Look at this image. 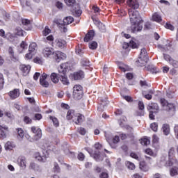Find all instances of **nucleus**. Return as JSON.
Here are the masks:
<instances>
[{"mask_svg": "<svg viewBox=\"0 0 178 178\" xmlns=\"http://www.w3.org/2000/svg\"><path fill=\"white\" fill-rule=\"evenodd\" d=\"M170 176H177L178 175V168L177 167H173L170 170Z\"/></svg>", "mask_w": 178, "mask_h": 178, "instance_id": "c9c22d12", "label": "nucleus"}, {"mask_svg": "<svg viewBox=\"0 0 178 178\" xmlns=\"http://www.w3.org/2000/svg\"><path fill=\"white\" fill-rule=\"evenodd\" d=\"M8 131V127H6V125H0V138H6Z\"/></svg>", "mask_w": 178, "mask_h": 178, "instance_id": "4468645a", "label": "nucleus"}, {"mask_svg": "<svg viewBox=\"0 0 178 178\" xmlns=\"http://www.w3.org/2000/svg\"><path fill=\"white\" fill-rule=\"evenodd\" d=\"M42 34L43 35H44V37H47L48 34H51V29H49L48 26H45L44 29L42 31Z\"/></svg>", "mask_w": 178, "mask_h": 178, "instance_id": "49530a36", "label": "nucleus"}, {"mask_svg": "<svg viewBox=\"0 0 178 178\" xmlns=\"http://www.w3.org/2000/svg\"><path fill=\"white\" fill-rule=\"evenodd\" d=\"M31 131L34 133V134H35L34 136V140H35V141L40 140V138L42 137V132L41 131V129L37 128L35 127H32Z\"/></svg>", "mask_w": 178, "mask_h": 178, "instance_id": "6e6552de", "label": "nucleus"}, {"mask_svg": "<svg viewBox=\"0 0 178 178\" xmlns=\"http://www.w3.org/2000/svg\"><path fill=\"white\" fill-rule=\"evenodd\" d=\"M81 65H82V66H90V61L87 59H82Z\"/></svg>", "mask_w": 178, "mask_h": 178, "instance_id": "3c124183", "label": "nucleus"}, {"mask_svg": "<svg viewBox=\"0 0 178 178\" xmlns=\"http://www.w3.org/2000/svg\"><path fill=\"white\" fill-rule=\"evenodd\" d=\"M34 55H35V53L29 51L28 54H26L25 58H26V59L30 60V59L33 58V56H34Z\"/></svg>", "mask_w": 178, "mask_h": 178, "instance_id": "603ef678", "label": "nucleus"}, {"mask_svg": "<svg viewBox=\"0 0 178 178\" xmlns=\"http://www.w3.org/2000/svg\"><path fill=\"white\" fill-rule=\"evenodd\" d=\"M157 47L159 49H161V51H169L172 47V44H170V43H168L164 47L161 44H159Z\"/></svg>", "mask_w": 178, "mask_h": 178, "instance_id": "473e14b6", "label": "nucleus"}, {"mask_svg": "<svg viewBox=\"0 0 178 178\" xmlns=\"http://www.w3.org/2000/svg\"><path fill=\"white\" fill-rule=\"evenodd\" d=\"M131 158H134V159H136V161H140V156L138 154H136L135 152H131L130 154Z\"/></svg>", "mask_w": 178, "mask_h": 178, "instance_id": "5fc2aeb1", "label": "nucleus"}, {"mask_svg": "<svg viewBox=\"0 0 178 178\" xmlns=\"http://www.w3.org/2000/svg\"><path fill=\"white\" fill-rule=\"evenodd\" d=\"M24 122L26 123V124H30L33 122V120L29 117V116H25L24 118Z\"/></svg>", "mask_w": 178, "mask_h": 178, "instance_id": "6e6d98bb", "label": "nucleus"}, {"mask_svg": "<svg viewBox=\"0 0 178 178\" xmlns=\"http://www.w3.org/2000/svg\"><path fill=\"white\" fill-rule=\"evenodd\" d=\"M17 138H19V140H23V138L24 137V131H23V129H22L21 128H18L17 129Z\"/></svg>", "mask_w": 178, "mask_h": 178, "instance_id": "72a5a7b5", "label": "nucleus"}, {"mask_svg": "<svg viewBox=\"0 0 178 178\" xmlns=\"http://www.w3.org/2000/svg\"><path fill=\"white\" fill-rule=\"evenodd\" d=\"M143 95H144L145 98H146V99H152V95L149 94V93H146L145 92H143Z\"/></svg>", "mask_w": 178, "mask_h": 178, "instance_id": "bf43d9fd", "label": "nucleus"}, {"mask_svg": "<svg viewBox=\"0 0 178 178\" xmlns=\"http://www.w3.org/2000/svg\"><path fill=\"white\" fill-rule=\"evenodd\" d=\"M17 163L20 168H22L23 169L27 168V160L24 156H21L18 158Z\"/></svg>", "mask_w": 178, "mask_h": 178, "instance_id": "f8f14e48", "label": "nucleus"}, {"mask_svg": "<svg viewBox=\"0 0 178 178\" xmlns=\"http://www.w3.org/2000/svg\"><path fill=\"white\" fill-rule=\"evenodd\" d=\"M53 169L54 172H59V170H60V168H59V165H58L57 163H54Z\"/></svg>", "mask_w": 178, "mask_h": 178, "instance_id": "69168bd1", "label": "nucleus"}, {"mask_svg": "<svg viewBox=\"0 0 178 178\" xmlns=\"http://www.w3.org/2000/svg\"><path fill=\"white\" fill-rule=\"evenodd\" d=\"M143 22H136L131 23V29L132 33H136L137 31H141L143 30V25H141Z\"/></svg>", "mask_w": 178, "mask_h": 178, "instance_id": "9d476101", "label": "nucleus"}, {"mask_svg": "<svg viewBox=\"0 0 178 178\" xmlns=\"http://www.w3.org/2000/svg\"><path fill=\"white\" fill-rule=\"evenodd\" d=\"M173 155H175V148L171 147L168 151V156L169 158H173Z\"/></svg>", "mask_w": 178, "mask_h": 178, "instance_id": "864d4df0", "label": "nucleus"}, {"mask_svg": "<svg viewBox=\"0 0 178 178\" xmlns=\"http://www.w3.org/2000/svg\"><path fill=\"white\" fill-rule=\"evenodd\" d=\"M94 172H95V173H101L102 172V168H101L98 165H96L94 168Z\"/></svg>", "mask_w": 178, "mask_h": 178, "instance_id": "13d9d810", "label": "nucleus"}, {"mask_svg": "<svg viewBox=\"0 0 178 178\" xmlns=\"http://www.w3.org/2000/svg\"><path fill=\"white\" fill-rule=\"evenodd\" d=\"M139 110L136 112V116H144V103L143 102H138Z\"/></svg>", "mask_w": 178, "mask_h": 178, "instance_id": "aec40b11", "label": "nucleus"}, {"mask_svg": "<svg viewBox=\"0 0 178 178\" xmlns=\"http://www.w3.org/2000/svg\"><path fill=\"white\" fill-rule=\"evenodd\" d=\"M16 147V145L13 142L8 141L5 144V149L12 150Z\"/></svg>", "mask_w": 178, "mask_h": 178, "instance_id": "c85d7f7f", "label": "nucleus"}, {"mask_svg": "<svg viewBox=\"0 0 178 178\" xmlns=\"http://www.w3.org/2000/svg\"><path fill=\"white\" fill-rule=\"evenodd\" d=\"M34 158L39 162H47V158H48V153L47 152H42V153L35 152L34 154Z\"/></svg>", "mask_w": 178, "mask_h": 178, "instance_id": "423d86ee", "label": "nucleus"}, {"mask_svg": "<svg viewBox=\"0 0 178 178\" xmlns=\"http://www.w3.org/2000/svg\"><path fill=\"white\" fill-rule=\"evenodd\" d=\"M15 34L17 35L23 36L24 35V31H23V29H22L20 27L16 28Z\"/></svg>", "mask_w": 178, "mask_h": 178, "instance_id": "58836bf2", "label": "nucleus"}, {"mask_svg": "<svg viewBox=\"0 0 178 178\" xmlns=\"http://www.w3.org/2000/svg\"><path fill=\"white\" fill-rule=\"evenodd\" d=\"M49 119H50V120H52L55 127H59V121L58 120V118H56L55 117L50 116Z\"/></svg>", "mask_w": 178, "mask_h": 178, "instance_id": "ea45409f", "label": "nucleus"}, {"mask_svg": "<svg viewBox=\"0 0 178 178\" xmlns=\"http://www.w3.org/2000/svg\"><path fill=\"white\" fill-rule=\"evenodd\" d=\"M100 178H108L109 175H108V172H103L99 175Z\"/></svg>", "mask_w": 178, "mask_h": 178, "instance_id": "774afa93", "label": "nucleus"}, {"mask_svg": "<svg viewBox=\"0 0 178 178\" xmlns=\"http://www.w3.org/2000/svg\"><path fill=\"white\" fill-rule=\"evenodd\" d=\"M65 2L68 6H74L76 5V0H65Z\"/></svg>", "mask_w": 178, "mask_h": 178, "instance_id": "a18cd8bd", "label": "nucleus"}, {"mask_svg": "<svg viewBox=\"0 0 178 178\" xmlns=\"http://www.w3.org/2000/svg\"><path fill=\"white\" fill-rule=\"evenodd\" d=\"M150 127L153 131H158V123L154 122L151 124Z\"/></svg>", "mask_w": 178, "mask_h": 178, "instance_id": "8fccbe9b", "label": "nucleus"}, {"mask_svg": "<svg viewBox=\"0 0 178 178\" xmlns=\"http://www.w3.org/2000/svg\"><path fill=\"white\" fill-rule=\"evenodd\" d=\"M175 162H176V161L173 157H169V160L165 163V165L167 166H173V165H175Z\"/></svg>", "mask_w": 178, "mask_h": 178, "instance_id": "79ce46f5", "label": "nucleus"}, {"mask_svg": "<svg viewBox=\"0 0 178 178\" xmlns=\"http://www.w3.org/2000/svg\"><path fill=\"white\" fill-rule=\"evenodd\" d=\"M73 77H74V80H81V79L84 78V72L83 71L74 72L73 74Z\"/></svg>", "mask_w": 178, "mask_h": 178, "instance_id": "a878e982", "label": "nucleus"}, {"mask_svg": "<svg viewBox=\"0 0 178 178\" xmlns=\"http://www.w3.org/2000/svg\"><path fill=\"white\" fill-rule=\"evenodd\" d=\"M147 70H149V72H151V73H152L153 74H156V73H158L159 70L156 68V67H154L153 65H148L147 66Z\"/></svg>", "mask_w": 178, "mask_h": 178, "instance_id": "f704fd0d", "label": "nucleus"}, {"mask_svg": "<svg viewBox=\"0 0 178 178\" xmlns=\"http://www.w3.org/2000/svg\"><path fill=\"white\" fill-rule=\"evenodd\" d=\"M93 22H94L95 26H97L98 27L99 30L100 31H102V33L105 32L106 28H105V25L104 24H102L98 19H93Z\"/></svg>", "mask_w": 178, "mask_h": 178, "instance_id": "412c9836", "label": "nucleus"}, {"mask_svg": "<svg viewBox=\"0 0 178 178\" xmlns=\"http://www.w3.org/2000/svg\"><path fill=\"white\" fill-rule=\"evenodd\" d=\"M55 44L56 47L58 48H65V45L66 44V41L62 39H56L55 40Z\"/></svg>", "mask_w": 178, "mask_h": 178, "instance_id": "393cba45", "label": "nucleus"}, {"mask_svg": "<svg viewBox=\"0 0 178 178\" xmlns=\"http://www.w3.org/2000/svg\"><path fill=\"white\" fill-rule=\"evenodd\" d=\"M5 81H3V75L0 73V90H2L3 88V83Z\"/></svg>", "mask_w": 178, "mask_h": 178, "instance_id": "09e8293b", "label": "nucleus"}, {"mask_svg": "<svg viewBox=\"0 0 178 178\" xmlns=\"http://www.w3.org/2000/svg\"><path fill=\"white\" fill-rule=\"evenodd\" d=\"M129 47H131L133 49H135V48H138V44H137V43H136L134 41L131 40L129 42Z\"/></svg>", "mask_w": 178, "mask_h": 178, "instance_id": "680f3d73", "label": "nucleus"}, {"mask_svg": "<svg viewBox=\"0 0 178 178\" xmlns=\"http://www.w3.org/2000/svg\"><path fill=\"white\" fill-rule=\"evenodd\" d=\"M54 49L50 47H46L42 50V55L44 56V58H49L51 55H54Z\"/></svg>", "mask_w": 178, "mask_h": 178, "instance_id": "dca6fc26", "label": "nucleus"}, {"mask_svg": "<svg viewBox=\"0 0 178 178\" xmlns=\"http://www.w3.org/2000/svg\"><path fill=\"white\" fill-rule=\"evenodd\" d=\"M127 3L132 9H138V7L140 6L137 0H127Z\"/></svg>", "mask_w": 178, "mask_h": 178, "instance_id": "6ab92c4d", "label": "nucleus"}, {"mask_svg": "<svg viewBox=\"0 0 178 178\" xmlns=\"http://www.w3.org/2000/svg\"><path fill=\"white\" fill-rule=\"evenodd\" d=\"M140 168L143 170V172H148L149 170L148 166H147L144 162L140 163Z\"/></svg>", "mask_w": 178, "mask_h": 178, "instance_id": "37998d69", "label": "nucleus"}, {"mask_svg": "<svg viewBox=\"0 0 178 178\" xmlns=\"http://www.w3.org/2000/svg\"><path fill=\"white\" fill-rule=\"evenodd\" d=\"M73 96L75 99H81L83 98V87L80 85H75L73 88Z\"/></svg>", "mask_w": 178, "mask_h": 178, "instance_id": "39448f33", "label": "nucleus"}, {"mask_svg": "<svg viewBox=\"0 0 178 178\" xmlns=\"http://www.w3.org/2000/svg\"><path fill=\"white\" fill-rule=\"evenodd\" d=\"M93 158L97 161V162H101V161H104V156L101 155L99 152H95L93 154Z\"/></svg>", "mask_w": 178, "mask_h": 178, "instance_id": "c756f323", "label": "nucleus"}, {"mask_svg": "<svg viewBox=\"0 0 178 178\" xmlns=\"http://www.w3.org/2000/svg\"><path fill=\"white\" fill-rule=\"evenodd\" d=\"M129 15L130 17L131 23H143V19H141V17H140L138 11L129 9Z\"/></svg>", "mask_w": 178, "mask_h": 178, "instance_id": "7ed1b4c3", "label": "nucleus"}, {"mask_svg": "<svg viewBox=\"0 0 178 178\" xmlns=\"http://www.w3.org/2000/svg\"><path fill=\"white\" fill-rule=\"evenodd\" d=\"M74 21V19L73 18V17H66L63 21V23L64 24V26H67L69 24H72V23H73V22Z\"/></svg>", "mask_w": 178, "mask_h": 178, "instance_id": "bb28decb", "label": "nucleus"}, {"mask_svg": "<svg viewBox=\"0 0 178 178\" xmlns=\"http://www.w3.org/2000/svg\"><path fill=\"white\" fill-rule=\"evenodd\" d=\"M66 118L67 120H72L76 124H79L84 120V115L76 113L74 110H69L67 112Z\"/></svg>", "mask_w": 178, "mask_h": 178, "instance_id": "f03ea898", "label": "nucleus"}, {"mask_svg": "<svg viewBox=\"0 0 178 178\" xmlns=\"http://www.w3.org/2000/svg\"><path fill=\"white\" fill-rule=\"evenodd\" d=\"M72 12L74 16H76V17L81 16V10H80V7L78 4H74L72 6Z\"/></svg>", "mask_w": 178, "mask_h": 178, "instance_id": "2eb2a0df", "label": "nucleus"}, {"mask_svg": "<svg viewBox=\"0 0 178 178\" xmlns=\"http://www.w3.org/2000/svg\"><path fill=\"white\" fill-rule=\"evenodd\" d=\"M152 20H154V22H157V23H159L162 22V17L159 14H158V13H155L152 16Z\"/></svg>", "mask_w": 178, "mask_h": 178, "instance_id": "2f4dec72", "label": "nucleus"}, {"mask_svg": "<svg viewBox=\"0 0 178 178\" xmlns=\"http://www.w3.org/2000/svg\"><path fill=\"white\" fill-rule=\"evenodd\" d=\"M21 72H22L23 76H27L29 73H30V70H31V66L26 65H21L19 67Z\"/></svg>", "mask_w": 178, "mask_h": 178, "instance_id": "f3484780", "label": "nucleus"}, {"mask_svg": "<svg viewBox=\"0 0 178 178\" xmlns=\"http://www.w3.org/2000/svg\"><path fill=\"white\" fill-rule=\"evenodd\" d=\"M92 10L94 12V13H99V12H101V10L97 6H93L92 7Z\"/></svg>", "mask_w": 178, "mask_h": 178, "instance_id": "4d7b16f0", "label": "nucleus"}, {"mask_svg": "<svg viewBox=\"0 0 178 178\" xmlns=\"http://www.w3.org/2000/svg\"><path fill=\"white\" fill-rule=\"evenodd\" d=\"M22 23L24 26H29L30 24V20L27 19H22Z\"/></svg>", "mask_w": 178, "mask_h": 178, "instance_id": "e2e57ef3", "label": "nucleus"}, {"mask_svg": "<svg viewBox=\"0 0 178 178\" xmlns=\"http://www.w3.org/2000/svg\"><path fill=\"white\" fill-rule=\"evenodd\" d=\"M163 58L166 60V62H168L170 65H172L173 67H178V61L172 58L169 54H163Z\"/></svg>", "mask_w": 178, "mask_h": 178, "instance_id": "0eeeda50", "label": "nucleus"}, {"mask_svg": "<svg viewBox=\"0 0 178 178\" xmlns=\"http://www.w3.org/2000/svg\"><path fill=\"white\" fill-rule=\"evenodd\" d=\"M8 94L11 99H16V98H19V97H20V90L19 89H14Z\"/></svg>", "mask_w": 178, "mask_h": 178, "instance_id": "a211bd4d", "label": "nucleus"}, {"mask_svg": "<svg viewBox=\"0 0 178 178\" xmlns=\"http://www.w3.org/2000/svg\"><path fill=\"white\" fill-rule=\"evenodd\" d=\"M161 130L164 136H169L170 134V127L168 124H163Z\"/></svg>", "mask_w": 178, "mask_h": 178, "instance_id": "5701e85b", "label": "nucleus"}, {"mask_svg": "<svg viewBox=\"0 0 178 178\" xmlns=\"http://www.w3.org/2000/svg\"><path fill=\"white\" fill-rule=\"evenodd\" d=\"M29 51L32 52V54H35L37 52V43L32 42L29 45Z\"/></svg>", "mask_w": 178, "mask_h": 178, "instance_id": "cd10ccee", "label": "nucleus"}, {"mask_svg": "<svg viewBox=\"0 0 178 178\" xmlns=\"http://www.w3.org/2000/svg\"><path fill=\"white\" fill-rule=\"evenodd\" d=\"M29 169H32V170H35V172H38V170H40V166L35 163H31Z\"/></svg>", "mask_w": 178, "mask_h": 178, "instance_id": "e433bc0d", "label": "nucleus"}, {"mask_svg": "<svg viewBox=\"0 0 178 178\" xmlns=\"http://www.w3.org/2000/svg\"><path fill=\"white\" fill-rule=\"evenodd\" d=\"M94 35H95V32L94 31H90L85 36L84 41L85 42H88V41H91L93 40Z\"/></svg>", "mask_w": 178, "mask_h": 178, "instance_id": "4be33fe9", "label": "nucleus"}, {"mask_svg": "<svg viewBox=\"0 0 178 178\" xmlns=\"http://www.w3.org/2000/svg\"><path fill=\"white\" fill-rule=\"evenodd\" d=\"M54 58L56 59V62H60L62 59H66V54L62 51H56L54 53Z\"/></svg>", "mask_w": 178, "mask_h": 178, "instance_id": "9b49d317", "label": "nucleus"}, {"mask_svg": "<svg viewBox=\"0 0 178 178\" xmlns=\"http://www.w3.org/2000/svg\"><path fill=\"white\" fill-rule=\"evenodd\" d=\"M33 62L35 63H38V65H42L44 63V60H42V58L36 57L33 59Z\"/></svg>", "mask_w": 178, "mask_h": 178, "instance_id": "c03bdc74", "label": "nucleus"}, {"mask_svg": "<svg viewBox=\"0 0 178 178\" xmlns=\"http://www.w3.org/2000/svg\"><path fill=\"white\" fill-rule=\"evenodd\" d=\"M121 120H122V122L120 121V126H121V127H125V129L130 133H133V127H130L129 125H124V123L127 122V118L124 116H122Z\"/></svg>", "mask_w": 178, "mask_h": 178, "instance_id": "ddd939ff", "label": "nucleus"}, {"mask_svg": "<svg viewBox=\"0 0 178 178\" xmlns=\"http://www.w3.org/2000/svg\"><path fill=\"white\" fill-rule=\"evenodd\" d=\"M151 143V140L148 138H143L140 140V144L142 145H149Z\"/></svg>", "mask_w": 178, "mask_h": 178, "instance_id": "4c0bfd02", "label": "nucleus"}, {"mask_svg": "<svg viewBox=\"0 0 178 178\" xmlns=\"http://www.w3.org/2000/svg\"><path fill=\"white\" fill-rule=\"evenodd\" d=\"M126 166L128 168V169H130V170H134V169H136V165L130 161L126 162Z\"/></svg>", "mask_w": 178, "mask_h": 178, "instance_id": "a19ab883", "label": "nucleus"}, {"mask_svg": "<svg viewBox=\"0 0 178 178\" xmlns=\"http://www.w3.org/2000/svg\"><path fill=\"white\" fill-rule=\"evenodd\" d=\"M85 158H86V156L84 155V154L81 152L78 154L79 161H84Z\"/></svg>", "mask_w": 178, "mask_h": 178, "instance_id": "0e129e2a", "label": "nucleus"}, {"mask_svg": "<svg viewBox=\"0 0 178 178\" xmlns=\"http://www.w3.org/2000/svg\"><path fill=\"white\" fill-rule=\"evenodd\" d=\"M50 77L52 83H54V84H57V83H59V77L58 76V74H56V73H52Z\"/></svg>", "mask_w": 178, "mask_h": 178, "instance_id": "7c9ffc66", "label": "nucleus"}, {"mask_svg": "<svg viewBox=\"0 0 178 178\" xmlns=\"http://www.w3.org/2000/svg\"><path fill=\"white\" fill-rule=\"evenodd\" d=\"M70 69V64L69 63H65L61 64L58 67V72L63 74V75H61V79L60 81L63 83L64 86H69L70 83L69 82V79H67V76H65V74H66V72Z\"/></svg>", "mask_w": 178, "mask_h": 178, "instance_id": "f257e3e1", "label": "nucleus"}, {"mask_svg": "<svg viewBox=\"0 0 178 178\" xmlns=\"http://www.w3.org/2000/svg\"><path fill=\"white\" fill-rule=\"evenodd\" d=\"M78 131L79 134H81V136H86V134L87 131H86V129L81 127L78 129Z\"/></svg>", "mask_w": 178, "mask_h": 178, "instance_id": "052dcab7", "label": "nucleus"}, {"mask_svg": "<svg viewBox=\"0 0 178 178\" xmlns=\"http://www.w3.org/2000/svg\"><path fill=\"white\" fill-rule=\"evenodd\" d=\"M98 47V43L96 42H92L91 43L89 44V48L90 49H97Z\"/></svg>", "mask_w": 178, "mask_h": 178, "instance_id": "de8ad7c7", "label": "nucleus"}, {"mask_svg": "<svg viewBox=\"0 0 178 178\" xmlns=\"http://www.w3.org/2000/svg\"><path fill=\"white\" fill-rule=\"evenodd\" d=\"M174 132L175 138H177V140H178V124L175 126Z\"/></svg>", "mask_w": 178, "mask_h": 178, "instance_id": "338daca9", "label": "nucleus"}, {"mask_svg": "<svg viewBox=\"0 0 178 178\" xmlns=\"http://www.w3.org/2000/svg\"><path fill=\"white\" fill-rule=\"evenodd\" d=\"M148 60V54L147 53V49H142L139 56V59L136 61L138 66H144Z\"/></svg>", "mask_w": 178, "mask_h": 178, "instance_id": "20e7f679", "label": "nucleus"}, {"mask_svg": "<svg viewBox=\"0 0 178 178\" xmlns=\"http://www.w3.org/2000/svg\"><path fill=\"white\" fill-rule=\"evenodd\" d=\"M47 77H48V75L45 73H43L40 78V85L45 88L49 87V82L47 81Z\"/></svg>", "mask_w": 178, "mask_h": 178, "instance_id": "1a4fd4ad", "label": "nucleus"}, {"mask_svg": "<svg viewBox=\"0 0 178 178\" xmlns=\"http://www.w3.org/2000/svg\"><path fill=\"white\" fill-rule=\"evenodd\" d=\"M148 111H152L154 113H158L159 112V106H158V104H152L150 106H148L147 107Z\"/></svg>", "mask_w": 178, "mask_h": 178, "instance_id": "b1692460", "label": "nucleus"}]
</instances>
